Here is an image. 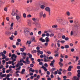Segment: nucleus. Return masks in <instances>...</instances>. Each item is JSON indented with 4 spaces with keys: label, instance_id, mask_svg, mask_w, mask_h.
I'll list each match as a JSON object with an SVG mask.
<instances>
[{
    "label": "nucleus",
    "instance_id": "obj_36",
    "mask_svg": "<svg viewBox=\"0 0 80 80\" xmlns=\"http://www.w3.org/2000/svg\"><path fill=\"white\" fill-rule=\"evenodd\" d=\"M21 68V67L19 66V67L18 68L16 69V70H20V68Z\"/></svg>",
    "mask_w": 80,
    "mask_h": 80
},
{
    "label": "nucleus",
    "instance_id": "obj_6",
    "mask_svg": "<svg viewBox=\"0 0 80 80\" xmlns=\"http://www.w3.org/2000/svg\"><path fill=\"white\" fill-rule=\"evenodd\" d=\"M41 5L40 8L41 9H42V10L45 9V5H46V3H43V5Z\"/></svg>",
    "mask_w": 80,
    "mask_h": 80
},
{
    "label": "nucleus",
    "instance_id": "obj_37",
    "mask_svg": "<svg viewBox=\"0 0 80 80\" xmlns=\"http://www.w3.org/2000/svg\"><path fill=\"white\" fill-rule=\"evenodd\" d=\"M69 39V38H68V37H67L66 38H65V40H66V41H68V40Z\"/></svg>",
    "mask_w": 80,
    "mask_h": 80
},
{
    "label": "nucleus",
    "instance_id": "obj_28",
    "mask_svg": "<svg viewBox=\"0 0 80 80\" xmlns=\"http://www.w3.org/2000/svg\"><path fill=\"white\" fill-rule=\"evenodd\" d=\"M24 48H25V47H24L23 48H21V52H23L24 51Z\"/></svg>",
    "mask_w": 80,
    "mask_h": 80
},
{
    "label": "nucleus",
    "instance_id": "obj_20",
    "mask_svg": "<svg viewBox=\"0 0 80 80\" xmlns=\"http://www.w3.org/2000/svg\"><path fill=\"white\" fill-rule=\"evenodd\" d=\"M70 1L72 4H73L75 2V0H70Z\"/></svg>",
    "mask_w": 80,
    "mask_h": 80
},
{
    "label": "nucleus",
    "instance_id": "obj_34",
    "mask_svg": "<svg viewBox=\"0 0 80 80\" xmlns=\"http://www.w3.org/2000/svg\"><path fill=\"white\" fill-rule=\"evenodd\" d=\"M23 17H24V18H26V14L25 13L23 14Z\"/></svg>",
    "mask_w": 80,
    "mask_h": 80
},
{
    "label": "nucleus",
    "instance_id": "obj_59",
    "mask_svg": "<svg viewBox=\"0 0 80 80\" xmlns=\"http://www.w3.org/2000/svg\"><path fill=\"white\" fill-rule=\"evenodd\" d=\"M73 17H71V18L68 17V19H69V20L73 19Z\"/></svg>",
    "mask_w": 80,
    "mask_h": 80
},
{
    "label": "nucleus",
    "instance_id": "obj_19",
    "mask_svg": "<svg viewBox=\"0 0 80 80\" xmlns=\"http://www.w3.org/2000/svg\"><path fill=\"white\" fill-rule=\"evenodd\" d=\"M29 32V31L27 29H26L24 30V32L25 33H28V32Z\"/></svg>",
    "mask_w": 80,
    "mask_h": 80
},
{
    "label": "nucleus",
    "instance_id": "obj_26",
    "mask_svg": "<svg viewBox=\"0 0 80 80\" xmlns=\"http://www.w3.org/2000/svg\"><path fill=\"white\" fill-rule=\"evenodd\" d=\"M56 69L55 68H52L51 69V72H53L54 70H55Z\"/></svg>",
    "mask_w": 80,
    "mask_h": 80
},
{
    "label": "nucleus",
    "instance_id": "obj_44",
    "mask_svg": "<svg viewBox=\"0 0 80 80\" xmlns=\"http://www.w3.org/2000/svg\"><path fill=\"white\" fill-rule=\"evenodd\" d=\"M67 72L66 70H63L62 71V73H66V72Z\"/></svg>",
    "mask_w": 80,
    "mask_h": 80
},
{
    "label": "nucleus",
    "instance_id": "obj_5",
    "mask_svg": "<svg viewBox=\"0 0 80 80\" xmlns=\"http://www.w3.org/2000/svg\"><path fill=\"white\" fill-rule=\"evenodd\" d=\"M43 57H44L45 58H44V62H48L47 59H48V56H46V55L45 54H44L43 55Z\"/></svg>",
    "mask_w": 80,
    "mask_h": 80
},
{
    "label": "nucleus",
    "instance_id": "obj_2",
    "mask_svg": "<svg viewBox=\"0 0 80 80\" xmlns=\"http://www.w3.org/2000/svg\"><path fill=\"white\" fill-rule=\"evenodd\" d=\"M17 57V56L15 54H13L12 55L11 58L12 61V65H15V62H14L16 61V58Z\"/></svg>",
    "mask_w": 80,
    "mask_h": 80
},
{
    "label": "nucleus",
    "instance_id": "obj_63",
    "mask_svg": "<svg viewBox=\"0 0 80 80\" xmlns=\"http://www.w3.org/2000/svg\"><path fill=\"white\" fill-rule=\"evenodd\" d=\"M55 57H57V56H58V54L56 53L54 55Z\"/></svg>",
    "mask_w": 80,
    "mask_h": 80
},
{
    "label": "nucleus",
    "instance_id": "obj_10",
    "mask_svg": "<svg viewBox=\"0 0 80 80\" xmlns=\"http://www.w3.org/2000/svg\"><path fill=\"white\" fill-rule=\"evenodd\" d=\"M41 68H43L44 70V71L45 72H46V71H47V69L46 68V67H44L43 65H42V66L41 67Z\"/></svg>",
    "mask_w": 80,
    "mask_h": 80
},
{
    "label": "nucleus",
    "instance_id": "obj_3",
    "mask_svg": "<svg viewBox=\"0 0 80 80\" xmlns=\"http://www.w3.org/2000/svg\"><path fill=\"white\" fill-rule=\"evenodd\" d=\"M23 60L21 59L20 60V61H18V63L16 65V67L17 68H18L19 66H22V65H23V63L22 62H23Z\"/></svg>",
    "mask_w": 80,
    "mask_h": 80
},
{
    "label": "nucleus",
    "instance_id": "obj_12",
    "mask_svg": "<svg viewBox=\"0 0 80 80\" xmlns=\"http://www.w3.org/2000/svg\"><path fill=\"white\" fill-rule=\"evenodd\" d=\"M39 40L40 41H41L42 42H45V40L43 39L42 38H41Z\"/></svg>",
    "mask_w": 80,
    "mask_h": 80
},
{
    "label": "nucleus",
    "instance_id": "obj_57",
    "mask_svg": "<svg viewBox=\"0 0 80 80\" xmlns=\"http://www.w3.org/2000/svg\"><path fill=\"white\" fill-rule=\"evenodd\" d=\"M9 38L11 40H13V38H12V37H10Z\"/></svg>",
    "mask_w": 80,
    "mask_h": 80
},
{
    "label": "nucleus",
    "instance_id": "obj_47",
    "mask_svg": "<svg viewBox=\"0 0 80 80\" xmlns=\"http://www.w3.org/2000/svg\"><path fill=\"white\" fill-rule=\"evenodd\" d=\"M42 17H43V18L46 17V14L45 13H44L43 15H42Z\"/></svg>",
    "mask_w": 80,
    "mask_h": 80
},
{
    "label": "nucleus",
    "instance_id": "obj_31",
    "mask_svg": "<svg viewBox=\"0 0 80 80\" xmlns=\"http://www.w3.org/2000/svg\"><path fill=\"white\" fill-rule=\"evenodd\" d=\"M27 43H28V44H30L31 43V41H27Z\"/></svg>",
    "mask_w": 80,
    "mask_h": 80
},
{
    "label": "nucleus",
    "instance_id": "obj_11",
    "mask_svg": "<svg viewBox=\"0 0 80 80\" xmlns=\"http://www.w3.org/2000/svg\"><path fill=\"white\" fill-rule=\"evenodd\" d=\"M45 40L46 42H49L50 40H49V38L48 37H46L45 38Z\"/></svg>",
    "mask_w": 80,
    "mask_h": 80
},
{
    "label": "nucleus",
    "instance_id": "obj_15",
    "mask_svg": "<svg viewBox=\"0 0 80 80\" xmlns=\"http://www.w3.org/2000/svg\"><path fill=\"white\" fill-rule=\"evenodd\" d=\"M10 33H11L10 32H8L7 31H6L5 32V34H6V35H9Z\"/></svg>",
    "mask_w": 80,
    "mask_h": 80
},
{
    "label": "nucleus",
    "instance_id": "obj_13",
    "mask_svg": "<svg viewBox=\"0 0 80 80\" xmlns=\"http://www.w3.org/2000/svg\"><path fill=\"white\" fill-rule=\"evenodd\" d=\"M28 56H29V58H32V54H31L30 53H28Z\"/></svg>",
    "mask_w": 80,
    "mask_h": 80
},
{
    "label": "nucleus",
    "instance_id": "obj_7",
    "mask_svg": "<svg viewBox=\"0 0 80 80\" xmlns=\"http://www.w3.org/2000/svg\"><path fill=\"white\" fill-rule=\"evenodd\" d=\"M31 40L32 42H36V40H35V37L34 36L32 37L31 39Z\"/></svg>",
    "mask_w": 80,
    "mask_h": 80
},
{
    "label": "nucleus",
    "instance_id": "obj_53",
    "mask_svg": "<svg viewBox=\"0 0 80 80\" xmlns=\"http://www.w3.org/2000/svg\"><path fill=\"white\" fill-rule=\"evenodd\" d=\"M47 74L48 75H50V72L49 71H47Z\"/></svg>",
    "mask_w": 80,
    "mask_h": 80
},
{
    "label": "nucleus",
    "instance_id": "obj_55",
    "mask_svg": "<svg viewBox=\"0 0 80 80\" xmlns=\"http://www.w3.org/2000/svg\"><path fill=\"white\" fill-rule=\"evenodd\" d=\"M48 42H46V43H45L44 44V45L45 46H47L48 45Z\"/></svg>",
    "mask_w": 80,
    "mask_h": 80
},
{
    "label": "nucleus",
    "instance_id": "obj_29",
    "mask_svg": "<svg viewBox=\"0 0 80 80\" xmlns=\"http://www.w3.org/2000/svg\"><path fill=\"white\" fill-rule=\"evenodd\" d=\"M64 48H69V46L68 45H65Z\"/></svg>",
    "mask_w": 80,
    "mask_h": 80
},
{
    "label": "nucleus",
    "instance_id": "obj_33",
    "mask_svg": "<svg viewBox=\"0 0 80 80\" xmlns=\"http://www.w3.org/2000/svg\"><path fill=\"white\" fill-rule=\"evenodd\" d=\"M69 76H71L72 75V72H69L68 73Z\"/></svg>",
    "mask_w": 80,
    "mask_h": 80
},
{
    "label": "nucleus",
    "instance_id": "obj_14",
    "mask_svg": "<svg viewBox=\"0 0 80 80\" xmlns=\"http://www.w3.org/2000/svg\"><path fill=\"white\" fill-rule=\"evenodd\" d=\"M59 64L60 66V67L62 68V67H63V63H62L61 62H59Z\"/></svg>",
    "mask_w": 80,
    "mask_h": 80
},
{
    "label": "nucleus",
    "instance_id": "obj_39",
    "mask_svg": "<svg viewBox=\"0 0 80 80\" xmlns=\"http://www.w3.org/2000/svg\"><path fill=\"white\" fill-rule=\"evenodd\" d=\"M47 53H48L49 55H50L51 54V52L50 51L47 52Z\"/></svg>",
    "mask_w": 80,
    "mask_h": 80
},
{
    "label": "nucleus",
    "instance_id": "obj_27",
    "mask_svg": "<svg viewBox=\"0 0 80 80\" xmlns=\"http://www.w3.org/2000/svg\"><path fill=\"white\" fill-rule=\"evenodd\" d=\"M52 28H57L58 26L57 25H53L52 26Z\"/></svg>",
    "mask_w": 80,
    "mask_h": 80
},
{
    "label": "nucleus",
    "instance_id": "obj_45",
    "mask_svg": "<svg viewBox=\"0 0 80 80\" xmlns=\"http://www.w3.org/2000/svg\"><path fill=\"white\" fill-rule=\"evenodd\" d=\"M44 66L46 67H48V64L47 63H45L44 64Z\"/></svg>",
    "mask_w": 80,
    "mask_h": 80
},
{
    "label": "nucleus",
    "instance_id": "obj_43",
    "mask_svg": "<svg viewBox=\"0 0 80 80\" xmlns=\"http://www.w3.org/2000/svg\"><path fill=\"white\" fill-rule=\"evenodd\" d=\"M46 36V34L45 33H43L42 34V36L43 37H45Z\"/></svg>",
    "mask_w": 80,
    "mask_h": 80
},
{
    "label": "nucleus",
    "instance_id": "obj_64",
    "mask_svg": "<svg viewBox=\"0 0 80 80\" xmlns=\"http://www.w3.org/2000/svg\"><path fill=\"white\" fill-rule=\"evenodd\" d=\"M65 58H68V56L67 55H66L64 56Z\"/></svg>",
    "mask_w": 80,
    "mask_h": 80
},
{
    "label": "nucleus",
    "instance_id": "obj_32",
    "mask_svg": "<svg viewBox=\"0 0 80 80\" xmlns=\"http://www.w3.org/2000/svg\"><path fill=\"white\" fill-rule=\"evenodd\" d=\"M30 67H33V66H34V65H33V64H31L30 65Z\"/></svg>",
    "mask_w": 80,
    "mask_h": 80
},
{
    "label": "nucleus",
    "instance_id": "obj_24",
    "mask_svg": "<svg viewBox=\"0 0 80 80\" xmlns=\"http://www.w3.org/2000/svg\"><path fill=\"white\" fill-rule=\"evenodd\" d=\"M12 15L13 16H14V15H15V11H13L12 13Z\"/></svg>",
    "mask_w": 80,
    "mask_h": 80
},
{
    "label": "nucleus",
    "instance_id": "obj_58",
    "mask_svg": "<svg viewBox=\"0 0 80 80\" xmlns=\"http://www.w3.org/2000/svg\"><path fill=\"white\" fill-rule=\"evenodd\" d=\"M61 43H64L65 42V41H61Z\"/></svg>",
    "mask_w": 80,
    "mask_h": 80
},
{
    "label": "nucleus",
    "instance_id": "obj_54",
    "mask_svg": "<svg viewBox=\"0 0 80 80\" xmlns=\"http://www.w3.org/2000/svg\"><path fill=\"white\" fill-rule=\"evenodd\" d=\"M17 41L18 42H21V40L19 38L17 39Z\"/></svg>",
    "mask_w": 80,
    "mask_h": 80
},
{
    "label": "nucleus",
    "instance_id": "obj_52",
    "mask_svg": "<svg viewBox=\"0 0 80 80\" xmlns=\"http://www.w3.org/2000/svg\"><path fill=\"white\" fill-rule=\"evenodd\" d=\"M72 35H73V32L72 31H71V36H72Z\"/></svg>",
    "mask_w": 80,
    "mask_h": 80
},
{
    "label": "nucleus",
    "instance_id": "obj_1",
    "mask_svg": "<svg viewBox=\"0 0 80 80\" xmlns=\"http://www.w3.org/2000/svg\"><path fill=\"white\" fill-rule=\"evenodd\" d=\"M57 22L59 23H60L62 25H68V21L65 20L64 18H61V19H57Z\"/></svg>",
    "mask_w": 80,
    "mask_h": 80
},
{
    "label": "nucleus",
    "instance_id": "obj_62",
    "mask_svg": "<svg viewBox=\"0 0 80 80\" xmlns=\"http://www.w3.org/2000/svg\"><path fill=\"white\" fill-rule=\"evenodd\" d=\"M3 53H4V54H6V53H7V51H3Z\"/></svg>",
    "mask_w": 80,
    "mask_h": 80
},
{
    "label": "nucleus",
    "instance_id": "obj_25",
    "mask_svg": "<svg viewBox=\"0 0 80 80\" xmlns=\"http://www.w3.org/2000/svg\"><path fill=\"white\" fill-rule=\"evenodd\" d=\"M40 16L41 17L43 16V12H41L40 13Z\"/></svg>",
    "mask_w": 80,
    "mask_h": 80
},
{
    "label": "nucleus",
    "instance_id": "obj_18",
    "mask_svg": "<svg viewBox=\"0 0 80 80\" xmlns=\"http://www.w3.org/2000/svg\"><path fill=\"white\" fill-rule=\"evenodd\" d=\"M16 18L17 20H19V19L20 18V16H16Z\"/></svg>",
    "mask_w": 80,
    "mask_h": 80
},
{
    "label": "nucleus",
    "instance_id": "obj_48",
    "mask_svg": "<svg viewBox=\"0 0 80 80\" xmlns=\"http://www.w3.org/2000/svg\"><path fill=\"white\" fill-rule=\"evenodd\" d=\"M41 33H42V31H40L38 32V35H41Z\"/></svg>",
    "mask_w": 80,
    "mask_h": 80
},
{
    "label": "nucleus",
    "instance_id": "obj_23",
    "mask_svg": "<svg viewBox=\"0 0 80 80\" xmlns=\"http://www.w3.org/2000/svg\"><path fill=\"white\" fill-rule=\"evenodd\" d=\"M32 68H31L29 69L30 71H31V72H35V70L34 69H32Z\"/></svg>",
    "mask_w": 80,
    "mask_h": 80
},
{
    "label": "nucleus",
    "instance_id": "obj_16",
    "mask_svg": "<svg viewBox=\"0 0 80 80\" xmlns=\"http://www.w3.org/2000/svg\"><path fill=\"white\" fill-rule=\"evenodd\" d=\"M29 59H28V57H27L26 59V61H27V64H29V63H28V62H29V61L28 60Z\"/></svg>",
    "mask_w": 80,
    "mask_h": 80
},
{
    "label": "nucleus",
    "instance_id": "obj_60",
    "mask_svg": "<svg viewBox=\"0 0 80 80\" xmlns=\"http://www.w3.org/2000/svg\"><path fill=\"white\" fill-rule=\"evenodd\" d=\"M17 74L18 73H20V71H17L15 72Z\"/></svg>",
    "mask_w": 80,
    "mask_h": 80
},
{
    "label": "nucleus",
    "instance_id": "obj_35",
    "mask_svg": "<svg viewBox=\"0 0 80 80\" xmlns=\"http://www.w3.org/2000/svg\"><path fill=\"white\" fill-rule=\"evenodd\" d=\"M75 27H77V28H78V27H80V24H78V25H76L75 26Z\"/></svg>",
    "mask_w": 80,
    "mask_h": 80
},
{
    "label": "nucleus",
    "instance_id": "obj_51",
    "mask_svg": "<svg viewBox=\"0 0 80 80\" xmlns=\"http://www.w3.org/2000/svg\"><path fill=\"white\" fill-rule=\"evenodd\" d=\"M79 58H78V57L77 56L76 57V62H77L78 60L79 59Z\"/></svg>",
    "mask_w": 80,
    "mask_h": 80
},
{
    "label": "nucleus",
    "instance_id": "obj_9",
    "mask_svg": "<svg viewBox=\"0 0 80 80\" xmlns=\"http://www.w3.org/2000/svg\"><path fill=\"white\" fill-rule=\"evenodd\" d=\"M0 54L2 55V57H3V58H2V59H5L6 58V57H5V55L3 53V52H1L0 53Z\"/></svg>",
    "mask_w": 80,
    "mask_h": 80
},
{
    "label": "nucleus",
    "instance_id": "obj_50",
    "mask_svg": "<svg viewBox=\"0 0 80 80\" xmlns=\"http://www.w3.org/2000/svg\"><path fill=\"white\" fill-rule=\"evenodd\" d=\"M54 36V34L53 33H52L50 35V37H53Z\"/></svg>",
    "mask_w": 80,
    "mask_h": 80
},
{
    "label": "nucleus",
    "instance_id": "obj_40",
    "mask_svg": "<svg viewBox=\"0 0 80 80\" xmlns=\"http://www.w3.org/2000/svg\"><path fill=\"white\" fill-rule=\"evenodd\" d=\"M62 39H65V35L62 36Z\"/></svg>",
    "mask_w": 80,
    "mask_h": 80
},
{
    "label": "nucleus",
    "instance_id": "obj_41",
    "mask_svg": "<svg viewBox=\"0 0 80 80\" xmlns=\"http://www.w3.org/2000/svg\"><path fill=\"white\" fill-rule=\"evenodd\" d=\"M49 58V60H52V59H53V57L50 56L49 57V58Z\"/></svg>",
    "mask_w": 80,
    "mask_h": 80
},
{
    "label": "nucleus",
    "instance_id": "obj_21",
    "mask_svg": "<svg viewBox=\"0 0 80 80\" xmlns=\"http://www.w3.org/2000/svg\"><path fill=\"white\" fill-rule=\"evenodd\" d=\"M14 35L15 36H16V35H18V32H17V31H15L14 32Z\"/></svg>",
    "mask_w": 80,
    "mask_h": 80
},
{
    "label": "nucleus",
    "instance_id": "obj_46",
    "mask_svg": "<svg viewBox=\"0 0 80 80\" xmlns=\"http://www.w3.org/2000/svg\"><path fill=\"white\" fill-rule=\"evenodd\" d=\"M46 36H47V37H49V36H50V34H49V33H47L46 35Z\"/></svg>",
    "mask_w": 80,
    "mask_h": 80
},
{
    "label": "nucleus",
    "instance_id": "obj_22",
    "mask_svg": "<svg viewBox=\"0 0 80 80\" xmlns=\"http://www.w3.org/2000/svg\"><path fill=\"white\" fill-rule=\"evenodd\" d=\"M66 14L68 16V17L69 16H70V12L69 11L67 12H66Z\"/></svg>",
    "mask_w": 80,
    "mask_h": 80
},
{
    "label": "nucleus",
    "instance_id": "obj_8",
    "mask_svg": "<svg viewBox=\"0 0 80 80\" xmlns=\"http://www.w3.org/2000/svg\"><path fill=\"white\" fill-rule=\"evenodd\" d=\"M73 68V67L70 66L68 69V71H69V72L71 71L72 70V68Z\"/></svg>",
    "mask_w": 80,
    "mask_h": 80
},
{
    "label": "nucleus",
    "instance_id": "obj_61",
    "mask_svg": "<svg viewBox=\"0 0 80 80\" xmlns=\"http://www.w3.org/2000/svg\"><path fill=\"white\" fill-rule=\"evenodd\" d=\"M9 20H10V18H6V20H7V21H9Z\"/></svg>",
    "mask_w": 80,
    "mask_h": 80
},
{
    "label": "nucleus",
    "instance_id": "obj_56",
    "mask_svg": "<svg viewBox=\"0 0 80 80\" xmlns=\"http://www.w3.org/2000/svg\"><path fill=\"white\" fill-rule=\"evenodd\" d=\"M35 71L36 72V73H38V70H35Z\"/></svg>",
    "mask_w": 80,
    "mask_h": 80
},
{
    "label": "nucleus",
    "instance_id": "obj_42",
    "mask_svg": "<svg viewBox=\"0 0 80 80\" xmlns=\"http://www.w3.org/2000/svg\"><path fill=\"white\" fill-rule=\"evenodd\" d=\"M69 22H70V23H73V20H70Z\"/></svg>",
    "mask_w": 80,
    "mask_h": 80
},
{
    "label": "nucleus",
    "instance_id": "obj_49",
    "mask_svg": "<svg viewBox=\"0 0 80 80\" xmlns=\"http://www.w3.org/2000/svg\"><path fill=\"white\" fill-rule=\"evenodd\" d=\"M28 25H29V26H31V22H28Z\"/></svg>",
    "mask_w": 80,
    "mask_h": 80
},
{
    "label": "nucleus",
    "instance_id": "obj_17",
    "mask_svg": "<svg viewBox=\"0 0 80 80\" xmlns=\"http://www.w3.org/2000/svg\"><path fill=\"white\" fill-rule=\"evenodd\" d=\"M25 72V69H23L22 70V71L21 72V73L23 74V72Z\"/></svg>",
    "mask_w": 80,
    "mask_h": 80
},
{
    "label": "nucleus",
    "instance_id": "obj_4",
    "mask_svg": "<svg viewBox=\"0 0 80 80\" xmlns=\"http://www.w3.org/2000/svg\"><path fill=\"white\" fill-rule=\"evenodd\" d=\"M45 10L48 12L49 16H50L51 15V10H50V8L49 7H46L45 8Z\"/></svg>",
    "mask_w": 80,
    "mask_h": 80
},
{
    "label": "nucleus",
    "instance_id": "obj_30",
    "mask_svg": "<svg viewBox=\"0 0 80 80\" xmlns=\"http://www.w3.org/2000/svg\"><path fill=\"white\" fill-rule=\"evenodd\" d=\"M7 10H8V8H7V7H6L4 8V11H5V12L7 11Z\"/></svg>",
    "mask_w": 80,
    "mask_h": 80
},
{
    "label": "nucleus",
    "instance_id": "obj_38",
    "mask_svg": "<svg viewBox=\"0 0 80 80\" xmlns=\"http://www.w3.org/2000/svg\"><path fill=\"white\" fill-rule=\"evenodd\" d=\"M27 17L28 18H30V17H32V15L30 14H29L28 15V16H27Z\"/></svg>",
    "mask_w": 80,
    "mask_h": 80
}]
</instances>
